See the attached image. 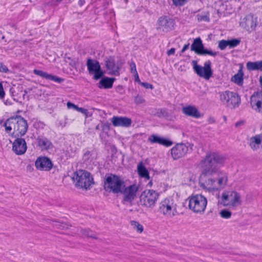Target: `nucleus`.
Wrapping results in <instances>:
<instances>
[{
    "label": "nucleus",
    "instance_id": "obj_1",
    "mask_svg": "<svg viewBox=\"0 0 262 262\" xmlns=\"http://www.w3.org/2000/svg\"><path fill=\"white\" fill-rule=\"evenodd\" d=\"M225 162V158L215 152L206 155L200 165L202 168L200 183L203 188L211 191L217 190L215 175L220 165Z\"/></svg>",
    "mask_w": 262,
    "mask_h": 262
},
{
    "label": "nucleus",
    "instance_id": "obj_2",
    "mask_svg": "<svg viewBox=\"0 0 262 262\" xmlns=\"http://www.w3.org/2000/svg\"><path fill=\"white\" fill-rule=\"evenodd\" d=\"M4 126L7 133L11 134L13 129V133L18 137L25 135L28 127L27 120L20 116L8 118L5 121Z\"/></svg>",
    "mask_w": 262,
    "mask_h": 262
},
{
    "label": "nucleus",
    "instance_id": "obj_3",
    "mask_svg": "<svg viewBox=\"0 0 262 262\" xmlns=\"http://www.w3.org/2000/svg\"><path fill=\"white\" fill-rule=\"evenodd\" d=\"M241 195L235 191H224L219 198V203L223 206L236 208L242 204Z\"/></svg>",
    "mask_w": 262,
    "mask_h": 262
},
{
    "label": "nucleus",
    "instance_id": "obj_4",
    "mask_svg": "<svg viewBox=\"0 0 262 262\" xmlns=\"http://www.w3.org/2000/svg\"><path fill=\"white\" fill-rule=\"evenodd\" d=\"M124 186L125 182L120 177L113 174L105 176L104 188L106 191L118 193Z\"/></svg>",
    "mask_w": 262,
    "mask_h": 262
},
{
    "label": "nucleus",
    "instance_id": "obj_5",
    "mask_svg": "<svg viewBox=\"0 0 262 262\" xmlns=\"http://www.w3.org/2000/svg\"><path fill=\"white\" fill-rule=\"evenodd\" d=\"M177 207V204L174 199L167 197L159 203V211L164 216L171 218L178 214Z\"/></svg>",
    "mask_w": 262,
    "mask_h": 262
},
{
    "label": "nucleus",
    "instance_id": "obj_6",
    "mask_svg": "<svg viewBox=\"0 0 262 262\" xmlns=\"http://www.w3.org/2000/svg\"><path fill=\"white\" fill-rule=\"evenodd\" d=\"M186 201L188 202L189 208L195 213H203L207 204V199L202 194L192 195Z\"/></svg>",
    "mask_w": 262,
    "mask_h": 262
},
{
    "label": "nucleus",
    "instance_id": "obj_7",
    "mask_svg": "<svg viewBox=\"0 0 262 262\" xmlns=\"http://www.w3.org/2000/svg\"><path fill=\"white\" fill-rule=\"evenodd\" d=\"M72 179L75 182L77 187L84 188L86 190L90 189L93 183V179L90 172L84 170H79L75 172Z\"/></svg>",
    "mask_w": 262,
    "mask_h": 262
},
{
    "label": "nucleus",
    "instance_id": "obj_8",
    "mask_svg": "<svg viewBox=\"0 0 262 262\" xmlns=\"http://www.w3.org/2000/svg\"><path fill=\"white\" fill-rule=\"evenodd\" d=\"M220 100L228 107L235 108L238 107L241 102L238 95L234 92L226 91L220 94Z\"/></svg>",
    "mask_w": 262,
    "mask_h": 262
},
{
    "label": "nucleus",
    "instance_id": "obj_9",
    "mask_svg": "<svg viewBox=\"0 0 262 262\" xmlns=\"http://www.w3.org/2000/svg\"><path fill=\"white\" fill-rule=\"evenodd\" d=\"M192 64L194 71L200 77L206 80H209L212 77L213 72L211 69V62L210 60L206 61L204 63V67L198 65L196 60H193Z\"/></svg>",
    "mask_w": 262,
    "mask_h": 262
},
{
    "label": "nucleus",
    "instance_id": "obj_10",
    "mask_svg": "<svg viewBox=\"0 0 262 262\" xmlns=\"http://www.w3.org/2000/svg\"><path fill=\"white\" fill-rule=\"evenodd\" d=\"M159 198L158 193L155 190L146 189L140 196V203L142 206L150 208L155 206Z\"/></svg>",
    "mask_w": 262,
    "mask_h": 262
},
{
    "label": "nucleus",
    "instance_id": "obj_11",
    "mask_svg": "<svg viewBox=\"0 0 262 262\" xmlns=\"http://www.w3.org/2000/svg\"><path fill=\"white\" fill-rule=\"evenodd\" d=\"M86 66L90 74H94V78L98 80L103 75V72L101 70L99 62L95 59L88 58L86 61Z\"/></svg>",
    "mask_w": 262,
    "mask_h": 262
},
{
    "label": "nucleus",
    "instance_id": "obj_12",
    "mask_svg": "<svg viewBox=\"0 0 262 262\" xmlns=\"http://www.w3.org/2000/svg\"><path fill=\"white\" fill-rule=\"evenodd\" d=\"M191 50L194 51L199 55H209L213 57L217 55V52L208 50L204 48L202 41L200 37L195 38L191 46Z\"/></svg>",
    "mask_w": 262,
    "mask_h": 262
},
{
    "label": "nucleus",
    "instance_id": "obj_13",
    "mask_svg": "<svg viewBox=\"0 0 262 262\" xmlns=\"http://www.w3.org/2000/svg\"><path fill=\"white\" fill-rule=\"evenodd\" d=\"M139 187L136 184L131 185L122 188L120 193L123 195V200L127 202H132L136 198Z\"/></svg>",
    "mask_w": 262,
    "mask_h": 262
},
{
    "label": "nucleus",
    "instance_id": "obj_14",
    "mask_svg": "<svg viewBox=\"0 0 262 262\" xmlns=\"http://www.w3.org/2000/svg\"><path fill=\"white\" fill-rule=\"evenodd\" d=\"M257 24V17H255L253 15L251 14L247 15L241 23V26L249 32L254 31Z\"/></svg>",
    "mask_w": 262,
    "mask_h": 262
},
{
    "label": "nucleus",
    "instance_id": "obj_15",
    "mask_svg": "<svg viewBox=\"0 0 262 262\" xmlns=\"http://www.w3.org/2000/svg\"><path fill=\"white\" fill-rule=\"evenodd\" d=\"M174 26L173 19L167 17H160L158 21L157 29L167 32L172 29Z\"/></svg>",
    "mask_w": 262,
    "mask_h": 262
},
{
    "label": "nucleus",
    "instance_id": "obj_16",
    "mask_svg": "<svg viewBox=\"0 0 262 262\" xmlns=\"http://www.w3.org/2000/svg\"><path fill=\"white\" fill-rule=\"evenodd\" d=\"M250 104L256 112L262 113V92L254 93L251 96Z\"/></svg>",
    "mask_w": 262,
    "mask_h": 262
},
{
    "label": "nucleus",
    "instance_id": "obj_17",
    "mask_svg": "<svg viewBox=\"0 0 262 262\" xmlns=\"http://www.w3.org/2000/svg\"><path fill=\"white\" fill-rule=\"evenodd\" d=\"M188 150V147L185 144L179 143L171 148V154L172 158L177 160L185 156Z\"/></svg>",
    "mask_w": 262,
    "mask_h": 262
},
{
    "label": "nucleus",
    "instance_id": "obj_18",
    "mask_svg": "<svg viewBox=\"0 0 262 262\" xmlns=\"http://www.w3.org/2000/svg\"><path fill=\"white\" fill-rule=\"evenodd\" d=\"M27 146L24 139L17 138L16 139L12 146L13 151L17 155L24 154L27 150Z\"/></svg>",
    "mask_w": 262,
    "mask_h": 262
},
{
    "label": "nucleus",
    "instance_id": "obj_19",
    "mask_svg": "<svg viewBox=\"0 0 262 262\" xmlns=\"http://www.w3.org/2000/svg\"><path fill=\"white\" fill-rule=\"evenodd\" d=\"M249 145L253 151H262V134L251 137L249 140Z\"/></svg>",
    "mask_w": 262,
    "mask_h": 262
},
{
    "label": "nucleus",
    "instance_id": "obj_20",
    "mask_svg": "<svg viewBox=\"0 0 262 262\" xmlns=\"http://www.w3.org/2000/svg\"><path fill=\"white\" fill-rule=\"evenodd\" d=\"M114 126L129 127L132 123L131 119L126 117L114 116L111 119Z\"/></svg>",
    "mask_w": 262,
    "mask_h": 262
},
{
    "label": "nucleus",
    "instance_id": "obj_21",
    "mask_svg": "<svg viewBox=\"0 0 262 262\" xmlns=\"http://www.w3.org/2000/svg\"><path fill=\"white\" fill-rule=\"evenodd\" d=\"M52 166L51 160L45 157L38 158L35 162L36 167L40 170H49Z\"/></svg>",
    "mask_w": 262,
    "mask_h": 262
},
{
    "label": "nucleus",
    "instance_id": "obj_22",
    "mask_svg": "<svg viewBox=\"0 0 262 262\" xmlns=\"http://www.w3.org/2000/svg\"><path fill=\"white\" fill-rule=\"evenodd\" d=\"M105 65L110 74H116L119 70V67L115 63V58L113 56H110L105 60Z\"/></svg>",
    "mask_w": 262,
    "mask_h": 262
},
{
    "label": "nucleus",
    "instance_id": "obj_23",
    "mask_svg": "<svg viewBox=\"0 0 262 262\" xmlns=\"http://www.w3.org/2000/svg\"><path fill=\"white\" fill-rule=\"evenodd\" d=\"M33 73L35 75L39 76L42 78L55 81L58 83H60L64 81V79L58 77L56 75L49 74L41 70L35 69L33 71Z\"/></svg>",
    "mask_w": 262,
    "mask_h": 262
},
{
    "label": "nucleus",
    "instance_id": "obj_24",
    "mask_svg": "<svg viewBox=\"0 0 262 262\" xmlns=\"http://www.w3.org/2000/svg\"><path fill=\"white\" fill-rule=\"evenodd\" d=\"M148 141L151 143H158L166 147H169L172 145L173 143L170 140L152 134L149 137Z\"/></svg>",
    "mask_w": 262,
    "mask_h": 262
},
{
    "label": "nucleus",
    "instance_id": "obj_25",
    "mask_svg": "<svg viewBox=\"0 0 262 262\" xmlns=\"http://www.w3.org/2000/svg\"><path fill=\"white\" fill-rule=\"evenodd\" d=\"M215 178L217 189L224 188L227 184L228 174L223 171H219L218 169Z\"/></svg>",
    "mask_w": 262,
    "mask_h": 262
},
{
    "label": "nucleus",
    "instance_id": "obj_26",
    "mask_svg": "<svg viewBox=\"0 0 262 262\" xmlns=\"http://www.w3.org/2000/svg\"><path fill=\"white\" fill-rule=\"evenodd\" d=\"M183 113L186 115L199 118L200 116V113L196 107L193 106H187L182 108Z\"/></svg>",
    "mask_w": 262,
    "mask_h": 262
},
{
    "label": "nucleus",
    "instance_id": "obj_27",
    "mask_svg": "<svg viewBox=\"0 0 262 262\" xmlns=\"http://www.w3.org/2000/svg\"><path fill=\"white\" fill-rule=\"evenodd\" d=\"M37 140L38 146L42 150H47L53 147L52 143L46 138L39 137Z\"/></svg>",
    "mask_w": 262,
    "mask_h": 262
},
{
    "label": "nucleus",
    "instance_id": "obj_28",
    "mask_svg": "<svg viewBox=\"0 0 262 262\" xmlns=\"http://www.w3.org/2000/svg\"><path fill=\"white\" fill-rule=\"evenodd\" d=\"M115 79L114 78L105 77L99 81L98 87L100 89H110L112 88Z\"/></svg>",
    "mask_w": 262,
    "mask_h": 262
},
{
    "label": "nucleus",
    "instance_id": "obj_29",
    "mask_svg": "<svg viewBox=\"0 0 262 262\" xmlns=\"http://www.w3.org/2000/svg\"><path fill=\"white\" fill-rule=\"evenodd\" d=\"M246 68L249 71L259 70L262 71V60L257 61H248Z\"/></svg>",
    "mask_w": 262,
    "mask_h": 262
},
{
    "label": "nucleus",
    "instance_id": "obj_30",
    "mask_svg": "<svg viewBox=\"0 0 262 262\" xmlns=\"http://www.w3.org/2000/svg\"><path fill=\"white\" fill-rule=\"evenodd\" d=\"M137 170L141 177L146 178L147 180L149 179V172L142 162L138 164Z\"/></svg>",
    "mask_w": 262,
    "mask_h": 262
},
{
    "label": "nucleus",
    "instance_id": "obj_31",
    "mask_svg": "<svg viewBox=\"0 0 262 262\" xmlns=\"http://www.w3.org/2000/svg\"><path fill=\"white\" fill-rule=\"evenodd\" d=\"M243 75L242 73H238L234 75L231 78L232 81L238 85H242L243 83Z\"/></svg>",
    "mask_w": 262,
    "mask_h": 262
},
{
    "label": "nucleus",
    "instance_id": "obj_32",
    "mask_svg": "<svg viewBox=\"0 0 262 262\" xmlns=\"http://www.w3.org/2000/svg\"><path fill=\"white\" fill-rule=\"evenodd\" d=\"M80 234L82 235L87 237H90L93 238H96V237L94 233L89 229H80L79 231Z\"/></svg>",
    "mask_w": 262,
    "mask_h": 262
},
{
    "label": "nucleus",
    "instance_id": "obj_33",
    "mask_svg": "<svg viewBox=\"0 0 262 262\" xmlns=\"http://www.w3.org/2000/svg\"><path fill=\"white\" fill-rule=\"evenodd\" d=\"M197 19L199 21H210L209 15L208 13H204L198 14L196 15Z\"/></svg>",
    "mask_w": 262,
    "mask_h": 262
},
{
    "label": "nucleus",
    "instance_id": "obj_34",
    "mask_svg": "<svg viewBox=\"0 0 262 262\" xmlns=\"http://www.w3.org/2000/svg\"><path fill=\"white\" fill-rule=\"evenodd\" d=\"M219 214L221 217L226 219L230 218L232 215L231 212L227 209H223L221 210Z\"/></svg>",
    "mask_w": 262,
    "mask_h": 262
},
{
    "label": "nucleus",
    "instance_id": "obj_35",
    "mask_svg": "<svg viewBox=\"0 0 262 262\" xmlns=\"http://www.w3.org/2000/svg\"><path fill=\"white\" fill-rule=\"evenodd\" d=\"M227 41L228 46L230 48H234V47L237 46L241 42L240 39H237V38H234V39H232L231 40H227Z\"/></svg>",
    "mask_w": 262,
    "mask_h": 262
},
{
    "label": "nucleus",
    "instance_id": "obj_36",
    "mask_svg": "<svg viewBox=\"0 0 262 262\" xmlns=\"http://www.w3.org/2000/svg\"><path fill=\"white\" fill-rule=\"evenodd\" d=\"M131 224L138 232L141 233L143 231V227L138 222L136 221H132Z\"/></svg>",
    "mask_w": 262,
    "mask_h": 262
},
{
    "label": "nucleus",
    "instance_id": "obj_37",
    "mask_svg": "<svg viewBox=\"0 0 262 262\" xmlns=\"http://www.w3.org/2000/svg\"><path fill=\"white\" fill-rule=\"evenodd\" d=\"M227 47H228V43L227 40H221L219 41V44H218V47L219 49H220L221 50H225Z\"/></svg>",
    "mask_w": 262,
    "mask_h": 262
},
{
    "label": "nucleus",
    "instance_id": "obj_38",
    "mask_svg": "<svg viewBox=\"0 0 262 262\" xmlns=\"http://www.w3.org/2000/svg\"><path fill=\"white\" fill-rule=\"evenodd\" d=\"M173 4L177 7L184 6L187 3V0H172Z\"/></svg>",
    "mask_w": 262,
    "mask_h": 262
},
{
    "label": "nucleus",
    "instance_id": "obj_39",
    "mask_svg": "<svg viewBox=\"0 0 262 262\" xmlns=\"http://www.w3.org/2000/svg\"><path fill=\"white\" fill-rule=\"evenodd\" d=\"M130 67L131 73L135 74L136 76H137V78L139 79V76H138V73H137V71L136 70V67L135 63L134 62H132L130 64Z\"/></svg>",
    "mask_w": 262,
    "mask_h": 262
},
{
    "label": "nucleus",
    "instance_id": "obj_40",
    "mask_svg": "<svg viewBox=\"0 0 262 262\" xmlns=\"http://www.w3.org/2000/svg\"><path fill=\"white\" fill-rule=\"evenodd\" d=\"M145 100L141 95H138L135 97V102L137 104L143 103Z\"/></svg>",
    "mask_w": 262,
    "mask_h": 262
},
{
    "label": "nucleus",
    "instance_id": "obj_41",
    "mask_svg": "<svg viewBox=\"0 0 262 262\" xmlns=\"http://www.w3.org/2000/svg\"><path fill=\"white\" fill-rule=\"evenodd\" d=\"M67 105V107L69 109H73L74 110H76V109L77 108V106H78L77 105L74 104V103H73L71 102H68Z\"/></svg>",
    "mask_w": 262,
    "mask_h": 262
},
{
    "label": "nucleus",
    "instance_id": "obj_42",
    "mask_svg": "<svg viewBox=\"0 0 262 262\" xmlns=\"http://www.w3.org/2000/svg\"><path fill=\"white\" fill-rule=\"evenodd\" d=\"M9 71L8 68L4 65L2 63H0V72L7 73Z\"/></svg>",
    "mask_w": 262,
    "mask_h": 262
},
{
    "label": "nucleus",
    "instance_id": "obj_43",
    "mask_svg": "<svg viewBox=\"0 0 262 262\" xmlns=\"http://www.w3.org/2000/svg\"><path fill=\"white\" fill-rule=\"evenodd\" d=\"M92 155L91 152L90 151H86L83 155V158L85 161L90 160V156Z\"/></svg>",
    "mask_w": 262,
    "mask_h": 262
},
{
    "label": "nucleus",
    "instance_id": "obj_44",
    "mask_svg": "<svg viewBox=\"0 0 262 262\" xmlns=\"http://www.w3.org/2000/svg\"><path fill=\"white\" fill-rule=\"evenodd\" d=\"M140 84L146 89H153V85L151 84H149L147 82H141Z\"/></svg>",
    "mask_w": 262,
    "mask_h": 262
},
{
    "label": "nucleus",
    "instance_id": "obj_45",
    "mask_svg": "<svg viewBox=\"0 0 262 262\" xmlns=\"http://www.w3.org/2000/svg\"><path fill=\"white\" fill-rule=\"evenodd\" d=\"M5 92L2 84L0 82V97L3 98L5 96Z\"/></svg>",
    "mask_w": 262,
    "mask_h": 262
},
{
    "label": "nucleus",
    "instance_id": "obj_46",
    "mask_svg": "<svg viewBox=\"0 0 262 262\" xmlns=\"http://www.w3.org/2000/svg\"><path fill=\"white\" fill-rule=\"evenodd\" d=\"M77 111L79 112H80L82 114H86L88 112V110H86V109H84L83 108H82V107H79L78 106H77V108L76 109Z\"/></svg>",
    "mask_w": 262,
    "mask_h": 262
},
{
    "label": "nucleus",
    "instance_id": "obj_47",
    "mask_svg": "<svg viewBox=\"0 0 262 262\" xmlns=\"http://www.w3.org/2000/svg\"><path fill=\"white\" fill-rule=\"evenodd\" d=\"M189 46V43H187V44L183 46V48H182V49L181 50V52L182 53H184L186 50H187L188 49Z\"/></svg>",
    "mask_w": 262,
    "mask_h": 262
},
{
    "label": "nucleus",
    "instance_id": "obj_48",
    "mask_svg": "<svg viewBox=\"0 0 262 262\" xmlns=\"http://www.w3.org/2000/svg\"><path fill=\"white\" fill-rule=\"evenodd\" d=\"M37 126H38V127L39 128H42V129L45 126V123L43 122H42L39 121V122H38L37 123Z\"/></svg>",
    "mask_w": 262,
    "mask_h": 262
},
{
    "label": "nucleus",
    "instance_id": "obj_49",
    "mask_svg": "<svg viewBox=\"0 0 262 262\" xmlns=\"http://www.w3.org/2000/svg\"><path fill=\"white\" fill-rule=\"evenodd\" d=\"M175 52V49L174 48H171L169 50L167 51V54L168 55H171L174 53Z\"/></svg>",
    "mask_w": 262,
    "mask_h": 262
},
{
    "label": "nucleus",
    "instance_id": "obj_50",
    "mask_svg": "<svg viewBox=\"0 0 262 262\" xmlns=\"http://www.w3.org/2000/svg\"><path fill=\"white\" fill-rule=\"evenodd\" d=\"M244 121L241 120V121H239L235 123V126H236V127H238V126H241V125H243V124H244Z\"/></svg>",
    "mask_w": 262,
    "mask_h": 262
},
{
    "label": "nucleus",
    "instance_id": "obj_51",
    "mask_svg": "<svg viewBox=\"0 0 262 262\" xmlns=\"http://www.w3.org/2000/svg\"><path fill=\"white\" fill-rule=\"evenodd\" d=\"M208 122L209 123H213L215 122V120L213 118L209 117L208 119Z\"/></svg>",
    "mask_w": 262,
    "mask_h": 262
},
{
    "label": "nucleus",
    "instance_id": "obj_52",
    "mask_svg": "<svg viewBox=\"0 0 262 262\" xmlns=\"http://www.w3.org/2000/svg\"><path fill=\"white\" fill-rule=\"evenodd\" d=\"M84 0H79L78 1V4L80 6H82L84 4Z\"/></svg>",
    "mask_w": 262,
    "mask_h": 262
},
{
    "label": "nucleus",
    "instance_id": "obj_53",
    "mask_svg": "<svg viewBox=\"0 0 262 262\" xmlns=\"http://www.w3.org/2000/svg\"><path fill=\"white\" fill-rule=\"evenodd\" d=\"M109 125L108 124H104L103 125V130H104L105 128L109 129Z\"/></svg>",
    "mask_w": 262,
    "mask_h": 262
},
{
    "label": "nucleus",
    "instance_id": "obj_54",
    "mask_svg": "<svg viewBox=\"0 0 262 262\" xmlns=\"http://www.w3.org/2000/svg\"><path fill=\"white\" fill-rule=\"evenodd\" d=\"M96 129H99V125L96 126Z\"/></svg>",
    "mask_w": 262,
    "mask_h": 262
},
{
    "label": "nucleus",
    "instance_id": "obj_55",
    "mask_svg": "<svg viewBox=\"0 0 262 262\" xmlns=\"http://www.w3.org/2000/svg\"><path fill=\"white\" fill-rule=\"evenodd\" d=\"M136 80L137 81H140L139 78L138 79L137 77L136 78Z\"/></svg>",
    "mask_w": 262,
    "mask_h": 262
},
{
    "label": "nucleus",
    "instance_id": "obj_56",
    "mask_svg": "<svg viewBox=\"0 0 262 262\" xmlns=\"http://www.w3.org/2000/svg\"><path fill=\"white\" fill-rule=\"evenodd\" d=\"M26 93L25 92V93L24 94V95H23V96H24V97L25 96Z\"/></svg>",
    "mask_w": 262,
    "mask_h": 262
}]
</instances>
